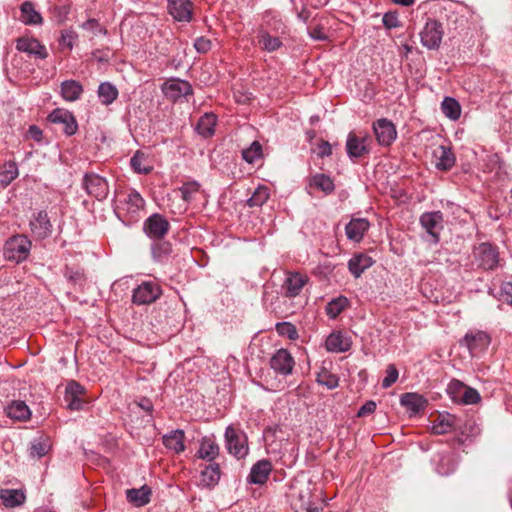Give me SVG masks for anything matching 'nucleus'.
Returning a JSON list of instances; mask_svg holds the SVG:
<instances>
[{
  "label": "nucleus",
  "instance_id": "nucleus-64",
  "mask_svg": "<svg viewBox=\"0 0 512 512\" xmlns=\"http://www.w3.org/2000/svg\"><path fill=\"white\" fill-rule=\"evenodd\" d=\"M318 156L320 157H327L332 154V147L329 142L322 140L318 144Z\"/></svg>",
  "mask_w": 512,
  "mask_h": 512
},
{
  "label": "nucleus",
  "instance_id": "nucleus-39",
  "mask_svg": "<svg viewBox=\"0 0 512 512\" xmlns=\"http://www.w3.org/2000/svg\"><path fill=\"white\" fill-rule=\"evenodd\" d=\"M0 499L6 507H16L22 505L26 497L21 490L4 489L0 491Z\"/></svg>",
  "mask_w": 512,
  "mask_h": 512
},
{
  "label": "nucleus",
  "instance_id": "nucleus-38",
  "mask_svg": "<svg viewBox=\"0 0 512 512\" xmlns=\"http://www.w3.org/2000/svg\"><path fill=\"white\" fill-rule=\"evenodd\" d=\"M118 89L110 82H102L98 86L97 95L101 104L108 106L118 97Z\"/></svg>",
  "mask_w": 512,
  "mask_h": 512
},
{
  "label": "nucleus",
  "instance_id": "nucleus-50",
  "mask_svg": "<svg viewBox=\"0 0 512 512\" xmlns=\"http://www.w3.org/2000/svg\"><path fill=\"white\" fill-rule=\"evenodd\" d=\"M169 226H143L145 234L153 239L160 240L168 233Z\"/></svg>",
  "mask_w": 512,
  "mask_h": 512
},
{
  "label": "nucleus",
  "instance_id": "nucleus-47",
  "mask_svg": "<svg viewBox=\"0 0 512 512\" xmlns=\"http://www.w3.org/2000/svg\"><path fill=\"white\" fill-rule=\"evenodd\" d=\"M276 331L280 336L287 337L290 340H295L298 338L297 329L290 322L277 323Z\"/></svg>",
  "mask_w": 512,
  "mask_h": 512
},
{
  "label": "nucleus",
  "instance_id": "nucleus-15",
  "mask_svg": "<svg viewBox=\"0 0 512 512\" xmlns=\"http://www.w3.org/2000/svg\"><path fill=\"white\" fill-rule=\"evenodd\" d=\"M163 92L167 98L177 101L182 97L192 94L193 89L189 82L173 79L164 84Z\"/></svg>",
  "mask_w": 512,
  "mask_h": 512
},
{
  "label": "nucleus",
  "instance_id": "nucleus-59",
  "mask_svg": "<svg viewBox=\"0 0 512 512\" xmlns=\"http://www.w3.org/2000/svg\"><path fill=\"white\" fill-rule=\"evenodd\" d=\"M500 300L512 305V281L504 282L501 285Z\"/></svg>",
  "mask_w": 512,
  "mask_h": 512
},
{
  "label": "nucleus",
  "instance_id": "nucleus-24",
  "mask_svg": "<svg viewBox=\"0 0 512 512\" xmlns=\"http://www.w3.org/2000/svg\"><path fill=\"white\" fill-rule=\"evenodd\" d=\"M433 155L436 159L435 166L438 170L448 171L455 164V155L450 147L441 145L434 150Z\"/></svg>",
  "mask_w": 512,
  "mask_h": 512
},
{
  "label": "nucleus",
  "instance_id": "nucleus-43",
  "mask_svg": "<svg viewBox=\"0 0 512 512\" xmlns=\"http://www.w3.org/2000/svg\"><path fill=\"white\" fill-rule=\"evenodd\" d=\"M269 196V188L265 185H259L247 200V204L249 207H260L269 199Z\"/></svg>",
  "mask_w": 512,
  "mask_h": 512
},
{
  "label": "nucleus",
  "instance_id": "nucleus-62",
  "mask_svg": "<svg viewBox=\"0 0 512 512\" xmlns=\"http://www.w3.org/2000/svg\"><path fill=\"white\" fill-rule=\"evenodd\" d=\"M376 410V403L374 401H367L365 404H363L360 409L358 410L357 416L363 417L368 414L373 413Z\"/></svg>",
  "mask_w": 512,
  "mask_h": 512
},
{
  "label": "nucleus",
  "instance_id": "nucleus-33",
  "mask_svg": "<svg viewBox=\"0 0 512 512\" xmlns=\"http://www.w3.org/2000/svg\"><path fill=\"white\" fill-rule=\"evenodd\" d=\"M217 124V117L213 113H205L200 117L196 125V131L204 138H209L215 133V126Z\"/></svg>",
  "mask_w": 512,
  "mask_h": 512
},
{
  "label": "nucleus",
  "instance_id": "nucleus-29",
  "mask_svg": "<svg viewBox=\"0 0 512 512\" xmlns=\"http://www.w3.org/2000/svg\"><path fill=\"white\" fill-rule=\"evenodd\" d=\"M373 259L363 253L353 256L348 262V268L351 274L358 278L361 274L373 265Z\"/></svg>",
  "mask_w": 512,
  "mask_h": 512
},
{
  "label": "nucleus",
  "instance_id": "nucleus-49",
  "mask_svg": "<svg viewBox=\"0 0 512 512\" xmlns=\"http://www.w3.org/2000/svg\"><path fill=\"white\" fill-rule=\"evenodd\" d=\"M317 382L320 385L326 386L328 389H334L338 386L339 379L336 375L323 371L318 374Z\"/></svg>",
  "mask_w": 512,
  "mask_h": 512
},
{
  "label": "nucleus",
  "instance_id": "nucleus-3",
  "mask_svg": "<svg viewBox=\"0 0 512 512\" xmlns=\"http://www.w3.org/2000/svg\"><path fill=\"white\" fill-rule=\"evenodd\" d=\"M30 249V240L24 235H16L6 241L4 245V256L9 261L19 263L28 257Z\"/></svg>",
  "mask_w": 512,
  "mask_h": 512
},
{
  "label": "nucleus",
  "instance_id": "nucleus-27",
  "mask_svg": "<svg viewBox=\"0 0 512 512\" xmlns=\"http://www.w3.org/2000/svg\"><path fill=\"white\" fill-rule=\"evenodd\" d=\"M325 347L329 352L342 353L351 348V341L340 332L331 333L325 341Z\"/></svg>",
  "mask_w": 512,
  "mask_h": 512
},
{
  "label": "nucleus",
  "instance_id": "nucleus-34",
  "mask_svg": "<svg viewBox=\"0 0 512 512\" xmlns=\"http://www.w3.org/2000/svg\"><path fill=\"white\" fill-rule=\"evenodd\" d=\"M150 496L151 489L147 485H143L139 489L132 488L126 491L128 501L136 507H142L148 504L150 502Z\"/></svg>",
  "mask_w": 512,
  "mask_h": 512
},
{
  "label": "nucleus",
  "instance_id": "nucleus-31",
  "mask_svg": "<svg viewBox=\"0 0 512 512\" xmlns=\"http://www.w3.org/2000/svg\"><path fill=\"white\" fill-rule=\"evenodd\" d=\"M456 432L465 437H474L480 434L481 428L478 423L471 417H457Z\"/></svg>",
  "mask_w": 512,
  "mask_h": 512
},
{
  "label": "nucleus",
  "instance_id": "nucleus-25",
  "mask_svg": "<svg viewBox=\"0 0 512 512\" xmlns=\"http://www.w3.org/2000/svg\"><path fill=\"white\" fill-rule=\"evenodd\" d=\"M400 403L412 414L423 411L427 406V400L418 393H404L401 395Z\"/></svg>",
  "mask_w": 512,
  "mask_h": 512
},
{
  "label": "nucleus",
  "instance_id": "nucleus-55",
  "mask_svg": "<svg viewBox=\"0 0 512 512\" xmlns=\"http://www.w3.org/2000/svg\"><path fill=\"white\" fill-rule=\"evenodd\" d=\"M483 170L486 172H492L499 168L500 158L496 153L487 154L483 159Z\"/></svg>",
  "mask_w": 512,
  "mask_h": 512
},
{
  "label": "nucleus",
  "instance_id": "nucleus-60",
  "mask_svg": "<svg viewBox=\"0 0 512 512\" xmlns=\"http://www.w3.org/2000/svg\"><path fill=\"white\" fill-rule=\"evenodd\" d=\"M212 43L210 39L205 37H198L195 39L194 48L199 53H207L211 49Z\"/></svg>",
  "mask_w": 512,
  "mask_h": 512
},
{
  "label": "nucleus",
  "instance_id": "nucleus-17",
  "mask_svg": "<svg viewBox=\"0 0 512 512\" xmlns=\"http://www.w3.org/2000/svg\"><path fill=\"white\" fill-rule=\"evenodd\" d=\"M16 49L38 59H45L48 56L46 47L35 38L21 37L17 39Z\"/></svg>",
  "mask_w": 512,
  "mask_h": 512
},
{
  "label": "nucleus",
  "instance_id": "nucleus-58",
  "mask_svg": "<svg viewBox=\"0 0 512 512\" xmlns=\"http://www.w3.org/2000/svg\"><path fill=\"white\" fill-rule=\"evenodd\" d=\"M2 182L9 184L18 176V168L15 163H9L6 165V169L3 172Z\"/></svg>",
  "mask_w": 512,
  "mask_h": 512
},
{
  "label": "nucleus",
  "instance_id": "nucleus-2",
  "mask_svg": "<svg viewBox=\"0 0 512 512\" xmlns=\"http://www.w3.org/2000/svg\"><path fill=\"white\" fill-rule=\"evenodd\" d=\"M225 442L228 452L237 459H243L248 455V439L244 432L228 426L225 430Z\"/></svg>",
  "mask_w": 512,
  "mask_h": 512
},
{
  "label": "nucleus",
  "instance_id": "nucleus-18",
  "mask_svg": "<svg viewBox=\"0 0 512 512\" xmlns=\"http://www.w3.org/2000/svg\"><path fill=\"white\" fill-rule=\"evenodd\" d=\"M272 468V463L268 459H261L257 461L252 465L247 481L251 484H265L269 478Z\"/></svg>",
  "mask_w": 512,
  "mask_h": 512
},
{
  "label": "nucleus",
  "instance_id": "nucleus-4",
  "mask_svg": "<svg viewBox=\"0 0 512 512\" xmlns=\"http://www.w3.org/2000/svg\"><path fill=\"white\" fill-rule=\"evenodd\" d=\"M443 35L442 23L435 19H428L420 31L421 44L429 50H436L440 47Z\"/></svg>",
  "mask_w": 512,
  "mask_h": 512
},
{
  "label": "nucleus",
  "instance_id": "nucleus-9",
  "mask_svg": "<svg viewBox=\"0 0 512 512\" xmlns=\"http://www.w3.org/2000/svg\"><path fill=\"white\" fill-rule=\"evenodd\" d=\"M161 295L158 284L144 282L133 291L132 300L137 305H146L155 302Z\"/></svg>",
  "mask_w": 512,
  "mask_h": 512
},
{
  "label": "nucleus",
  "instance_id": "nucleus-42",
  "mask_svg": "<svg viewBox=\"0 0 512 512\" xmlns=\"http://www.w3.org/2000/svg\"><path fill=\"white\" fill-rule=\"evenodd\" d=\"M242 158L248 164H254L263 158V149L259 141H253L251 145L242 150Z\"/></svg>",
  "mask_w": 512,
  "mask_h": 512
},
{
  "label": "nucleus",
  "instance_id": "nucleus-61",
  "mask_svg": "<svg viewBox=\"0 0 512 512\" xmlns=\"http://www.w3.org/2000/svg\"><path fill=\"white\" fill-rule=\"evenodd\" d=\"M82 28L85 30H90L95 34H97V33L106 34V32H107L106 29L103 28L96 19L87 20L86 22H84L82 24Z\"/></svg>",
  "mask_w": 512,
  "mask_h": 512
},
{
  "label": "nucleus",
  "instance_id": "nucleus-21",
  "mask_svg": "<svg viewBox=\"0 0 512 512\" xmlns=\"http://www.w3.org/2000/svg\"><path fill=\"white\" fill-rule=\"evenodd\" d=\"M310 489H300L298 493L292 495V506L295 512H322V509L312 505L310 501Z\"/></svg>",
  "mask_w": 512,
  "mask_h": 512
},
{
  "label": "nucleus",
  "instance_id": "nucleus-11",
  "mask_svg": "<svg viewBox=\"0 0 512 512\" xmlns=\"http://www.w3.org/2000/svg\"><path fill=\"white\" fill-rule=\"evenodd\" d=\"M168 13L178 22H190L194 4L191 0H167Z\"/></svg>",
  "mask_w": 512,
  "mask_h": 512
},
{
  "label": "nucleus",
  "instance_id": "nucleus-63",
  "mask_svg": "<svg viewBox=\"0 0 512 512\" xmlns=\"http://www.w3.org/2000/svg\"><path fill=\"white\" fill-rule=\"evenodd\" d=\"M143 224H169L168 220L159 213L151 214Z\"/></svg>",
  "mask_w": 512,
  "mask_h": 512
},
{
  "label": "nucleus",
  "instance_id": "nucleus-7",
  "mask_svg": "<svg viewBox=\"0 0 512 512\" xmlns=\"http://www.w3.org/2000/svg\"><path fill=\"white\" fill-rule=\"evenodd\" d=\"M275 34L271 30L261 29L257 34L258 44L260 48L266 52H274L280 49L283 45L281 35L286 34V26L280 24L279 27L274 29Z\"/></svg>",
  "mask_w": 512,
  "mask_h": 512
},
{
  "label": "nucleus",
  "instance_id": "nucleus-44",
  "mask_svg": "<svg viewBox=\"0 0 512 512\" xmlns=\"http://www.w3.org/2000/svg\"><path fill=\"white\" fill-rule=\"evenodd\" d=\"M348 300L346 297H338L328 302L326 306V313L330 318H336L347 306Z\"/></svg>",
  "mask_w": 512,
  "mask_h": 512
},
{
  "label": "nucleus",
  "instance_id": "nucleus-54",
  "mask_svg": "<svg viewBox=\"0 0 512 512\" xmlns=\"http://www.w3.org/2000/svg\"><path fill=\"white\" fill-rule=\"evenodd\" d=\"M399 373L394 364H389L386 369V376L382 380V387L389 388L391 387L398 379Z\"/></svg>",
  "mask_w": 512,
  "mask_h": 512
},
{
  "label": "nucleus",
  "instance_id": "nucleus-52",
  "mask_svg": "<svg viewBox=\"0 0 512 512\" xmlns=\"http://www.w3.org/2000/svg\"><path fill=\"white\" fill-rule=\"evenodd\" d=\"M441 226H423L422 239L429 244H436L439 241L438 228Z\"/></svg>",
  "mask_w": 512,
  "mask_h": 512
},
{
  "label": "nucleus",
  "instance_id": "nucleus-30",
  "mask_svg": "<svg viewBox=\"0 0 512 512\" xmlns=\"http://www.w3.org/2000/svg\"><path fill=\"white\" fill-rule=\"evenodd\" d=\"M309 187L323 192L325 195L331 194L335 189V184L329 175L316 173L309 179Z\"/></svg>",
  "mask_w": 512,
  "mask_h": 512
},
{
  "label": "nucleus",
  "instance_id": "nucleus-12",
  "mask_svg": "<svg viewBox=\"0 0 512 512\" xmlns=\"http://www.w3.org/2000/svg\"><path fill=\"white\" fill-rule=\"evenodd\" d=\"M48 120L55 124L63 125V132L67 136H72L77 132L78 124L72 112L56 108L48 116Z\"/></svg>",
  "mask_w": 512,
  "mask_h": 512
},
{
  "label": "nucleus",
  "instance_id": "nucleus-5",
  "mask_svg": "<svg viewBox=\"0 0 512 512\" xmlns=\"http://www.w3.org/2000/svg\"><path fill=\"white\" fill-rule=\"evenodd\" d=\"M372 138L369 134L358 135L350 132L347 136L346 151L349 158H361L371 151Z\"/></svg>",
  "mask_w": 512,
  "mask_h": 512
},
{
  "label": "nucleus",
  "instance_id": "nucleus-13",
  "mask_svg": "<svg viewBox=\"0 0 512 512\" xmlns=\"http://www.w3.org/2000/svg\"><path fill=\"white\" fill-rule=\"evenodd\" d=\"M124 209L129 216V221H138V218L144 214L145 200L134 189L129 190L124 197Z\"/></svg>",
  "mask_w": 512,
  "mask_h": 512
},
{
  "label": "nucleus",
  "instance_id": "nucleus-41",
  "mask_svg": "<svg viewBox=\"0 0 512 512\" xmlns=\"http://www.w3.org/2000/svg\"><path fill=\"white\" fill-rule=\"evenodd\" d=\"M442 113L452 121H456L461 116V106L459 102L452 97H445L441 102Z\"/></svg>",
  "mask_w": 512,
  "mask_h": 512
},
{
  "label": "nucleus",
  "instance_id": "nucleus-10",
  "mask_svg": "<svg viewBox=\"0 0 512 512\" xmlns=\"http://www.w3.org/2000/svg\"><path fill=\"white\" fill-rule=\"evenodd\" d=\"M373 131L381 146H390L397 137L395 125L386 118L376 120L373 123Z\"/></svg>",
  "mask_w": 512,
  "mask_h": 512
},
{
  "label": "nucleus",
  "instance_id": "nucleus-51",
  "mask_svg": "<svg viewBox=\"0 0 512 512\" xmlns=\"http://www.w3.org/2000/svg\"><path fill=\"white\" fill-rule=\"evenodd\" d=\"M368 226H345V233L348 239L354 242H360Z\"/></svg>",
  "mask_w": 512,
  "mask_h": 512
},
{
  "label": "nucleus",
  "instance_id": "nucleus-36",
  "mask_svg": "<svg viewBox=\"0 0 512 512\" xmlns=\"http://www.w3.org/2000/svg\"><path fill=\"white\" fill-rule=\"evenodd\" d=\"M220 479V467L217 463H210L201 470L200 484L205 487H212Z\"/></svg>",
  "mask_w": 512,
  "mask_h": 512
},
{
  "label": "nucleus",
  "instance_id": "nucleus-48",
  "mask_svg": "<svg viewBox=\"0 0 512 512\" xmlns=\"http://www.w3.org/2000/svg\"><path fill=\"white\" fill-rule=\"evenodd\" d=\"M481 396L479 392L471 387L466 386L463 393L461 394V398L458 403L465 404V405H471V404H477L480 402Z\"/></svg>",
  "mask_w": 512,
  "mask_h": 512
},
{
  "label": "nucleus",
  "instance_id": "nucleus-56",
  "mask_svg": "<svg viewBox=\"0 0 512 512\" xmlns=\"http://www.w3.org/2000/svg\"><path fill=\"white\" fill-rule=\"evenodd\" d=\"M443 221H444L443 214L440 211L424 213L420 217V224H429V225L440 224Z\"/></svg>",
  "mask_w": 512,
  "mask_h": 512
},
{
  "label": "nucleus",
  "instance_id": "nucleus-26",
  "mask_svg": "<svg viewBox=\"0 0 512 512\" xmlns=\"http://www.w3.org/2000/svg\"><path fill=\"white\" fill-rule=\"evenodd\" d=\"M19 20L25 25H40L43 17L36 10L35 5L30 1H25L20 6Z\"/></svg>",
  "mask_w": 512,
  "mask_h": 512
},
{
  "label": "nucleus",
  "instance_id": "nucleus-1",
  "mask_svg": "<svg viewBox=\"0 0 512 512\" xmlns=\"http://www.w3.org/2000/svg\"><path fill=\"white\" fill-rule=\"evenodd\" d=\"M473 256L475 264L483 270H493L500 263L498 247L489 242H483L476 246Z\"/></svg>",
  "mask_w": 512,
  "mask_h": 512
},
{
  "label": "nucleus",
  "instance_id": "nucleus-14",
  "mask_svg": "<svg viewBox=\"0 0 512 512\" xmlns=\"http://www.w3.org/2000/svg\"><path fill=\"white\" fill-rule=\"evenodd\" d=\"M294 359L286 349H279L270 359V367L277 373L287 376L292 373Z\"/></svg>",
  "mask_w": 512,
  "mask_h": 512
},
{
  "label": "nucleus",
  "instance_id": "nucleus-40",
  "mask_svg": "<svg viewBox=\"0 0 512 512\" xmlns=\"http://www.w3.org/2000/svg\"><path fill=\"white\" fill-rule=\"evenodd\" d=\"M219 454V446L210 438H203L198 450L199 458L213 461Z\"/></svg>",
  "mask_w": 512,
  "mask_h": 512
},
{
  "label": "nucleus",
  "instance_id": "nucleus-28",
  "mask_svg": "<svg viewBox=\"0 0 512 512\" xmlns=\"http://www.w3.org/2000/svg\"><path fill=\"white\" fill-rule=\"evenodd\" d=\"M435 470L441 476H448L456 469V462L451 453H438L435 458Z\"/></svg>",
  "mask_w": 512,
  "mask_h": 512
},
{
  "label": "nucleus",
  "instance_id": "nucleus-37",
  "mask_svg": "<svg viewBox=\"0 0 512 512\" xmlns=\"http://www.w3.org/2000/svg\"><path fill=\"white\" fill-rule=\"evenodd\" d=\"M51 449V442L49 437L41 435L34 438L30 443L29 455L32 458H41L48 454Z\"/></svg>",
  "mask_w": 512,
  "mask_h": 512
},
{
  "label": "nucleus",
  "instance_id": "nucleus-32",
  "mask_svg": "<svg viewBox=\"0 0 512 512\" xmlns=\"http://www.w3.org/2000/svg\"><path fill=\"white\" fill-rule=\"evenodd\" d=\"M199 191L200 184L197 181L186 182L177 191H175L176 196H179V198L184 202L183 210L186 209L189 203L195 200Z\"/></svg>",
  "mask_w": 512,
  "mask_h": 512
},
{
  "label": "nucleus",
  "instance_id": "nucleus-35",
  "mask_svg": "<svg viewBox=\"0 0 512 512\" xmlns=\"http://www.w3.org/2000/svg\"><path fill=\"white\" fill-rule=\"evenodd\" d=\"M184 438V431L177 429L163 436V444L175 453H180L185 450Z\"/></svg>",
  "mask_w": 512,
  "mask_h": 512
},
{
  "label": "nucleus",
  "instance_id": "nucleus-23",
  "mask_svg": "<svg viewBox=\"0 0 512 512\" xmlns=\"http://www.w3.org/2000/svg\"><path fill=\"white\" fill-rule=\"evenodd\" d=\"M83 92V85L79 81L70 79L63 81L60 84V94L67 102H75L79 100Z\"/></svg>",
  "mask_w": 512,
  "mask_h": 512
},
{
  "label": "nucleus",
  "instance_id": "nucleus-53",
  "mask_svg": "<svg viewBox=\"0 0 512 512\" xmlns=\"http://www.w3.org/2000/svg\"><path fill=\"white\" fill-rule=\"evenodd\" d=\"M77 39V34L73 30H63L59 39V44L62 48L72 50L74 43Z\"/></svg>",
  "mask_w": 512,
  "mask_h": 512
},
{
  "label": "nucleus",
  "instance_id": "nucleus-19",
  "mask_svg": "<svg viewBox=\"0 0 512 512\" xmlns=\"http://www.w3.org/2000/svg\"><path fill=\"white\" fill-rule=\"evenodd\" d=\"M85 389L78 382L72 380L70 381L65 389V402L67 403V408L73 411H79L83 408V400L81 399V395H83Z\"/></svg>",
  "mask_w": 512,
  "mask_h": 512
},
{
  "label": "nucleus",
  "instance_id": "nucleus-57",
  "mask_svg": "<svg viewBox=\"0 0 512 512\" xmlns=\"http://www.w3.org/2000/svg\"><path fill=\"white\" fill-rule=\"evenodd\" d=\"M382 23L384 27L388 30L397 28L401 25L399 19H398V13L397 12H387L382 17Z\"/></svg>",
  "mask_w": 512,
  "mask_h": 512
},
{
  "label": "nucleus",
  "instance_id": "nucleus-16",
  "mask_svg": "<svg viewBox=\"0 0 512 512\" xmlns=\"http://www.w3.org/2000/svg\"><path fill=\"white\" fill-rule=\"evenodd\" d=\"M457 417L448 412H442L432 421L431 432L435 435H443L449 432H456Z\"/></svg>",
  "mask_w": 512,
  "mask_h": 512
},
{
  "label": "nucleus",
  "instance_id": "nucleus-22",
  "mask_svg": "<svg viewBox=\"0 0 512 512\" xmlns=\"http://www.w3.org/2000/svg\"><path fill=\"white\" fill-rule=\"evenodd\" d=\"M307 280V277L299 273H289L282 286L285 296L290 298L298 296Z\"/></svg>",
  "mask_w": 512,
  "mask_h": 512
},
{
  "label": "nucleus",
  "instance_id": "nucleus-6",
  "mask_svg": "<svg viewBox=\"0 0 512 512\" xmlns=\"http://www.w3.org/2000/svg\"><path fill=\"white\" fill-rule=\"evenodd\" d=\"M82 187L88 195L101 201L107 198L109 186L105 178L94 173H86L82 180Z\"/></svg>",
  "mask_w": 512,
  "mask_h": 512
},
{
  "label": "nucleus",
  "instance_id": "nucleus-8",
  "mask_svg": "<svg viewBox=\"0 0 512 512\" xmlns=\"http://www.w3.org/2000/svg\"><path fill=\"white\" fill-rule=\"evenodd\" d=\"M491 342L490 336L481 330L469 331L464 338L460 341L461 345L468 348L472 356L486 350Z\"/></svg>",
  "mask_w": 512,
  "mask_h": 512
},
{
  "label": "nucleus",
  "instance_id": "nucleus-45",
  "mask_svg": "<svg viewBox=\"0 0 512 512\" xmlns=\"http://www.w3.org/2000/svg\"><path fill=\"white\" fill-rule=\"evenodd\" d=\"M146 158L143 153L137 151L130 159L132 169L139 174H148L152 168L144 164Z\"/></svg>",
  "mask_w": 512,
  "mask_h": 512
},
{
  "label": "nucleus",
  "instance_id": "nucleus-46",
  "mask_svg": "<svg viewBox=\"0 0 512 512\" xmlns=\"http://www.w3.org/2000/svg\"><path fill=\"white\" fill-rule=\"evenodd\" d=\"M465 388L466 385L463 382L453 379L447 386V393L453 402L458 403Z\"/></svg>",
  "mask_w": 512,
  "mask_h": 512
},
{
  "label": "nucleus",
  "instance_id": "nucleus-20",
  "mask_svg": "<svg viewBox=\"0 0 512 512\" xmlns=\"http://www.w3.org/2000/svg\"><path fill=\"white\" fill-rule=\"evenodd\" d=\"M7 417L14 421L26 422L30 420L32 412L29 406L22 400L11 401L4 409Z\"/></svg>",
  "mask_w": 512,
  "mask_h": 512
}]
</instances>
